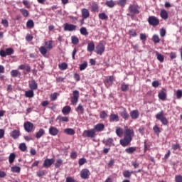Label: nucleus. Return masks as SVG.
Returning <instances> with one entry per match:
<instances>
[{
	"mask_svg": "<svg viewBox=\"0 0 182 182\" xmlns=\"http://www.w3.org/2000/svg\"><path fill=\"white\" fill-rule=\"evenodd\" d=\"M129 89V85L126 84V82H123L121 85V90H122V92H127Z\"/></svg>",
	"mask_w": 182,
	"mask_h": 182,
	"instance_id": "nucleus-44",
	"label": "nucleus"
},
{
	"mask_svg": "<svg viewBox=\"0 0 182 182\" xmlns=\"http://www.w3.org/2000/svg\"><path fill=\"white\" fill-rule=\"evenodd\" d=\"M133 136H134V130L131 128H127L124 131V138L119 140V144L122 147H127L130 146L132 140H133Z\"/></svg>",
	"mask_w": 182,
	"mask_h": 182,
	"instance_id": "nucleus-1",
	"label": "nucleus"
},
{
	"mask_svg": "<svg viewBox=\"0 0 182 182\" xmlns=\"http://www.w3.org/2000/svg\"><path fill=\"white\" fill-rule=\"evenodd\" d=\"M62 164H63V160L60 159H58L55 164V168H59L62 166Z\"/></svg>",
	"mask_w": 182,
	"mask_h": 182,
	"instance_id": "nucleus-49",
	"label": "nucleus"
},
{
	"mask_svg": "<svg viewBox=\"0 0 182 182\" xmlns=\"http://www.w3.org/2000/svg\"><path fill=\"white\" fill-rule=\"evenodd\" d=\"M12 173H21V167L14 166L11 167Z\"/></svg>",
	"mask_w": 182,
	"mask_h": 182,
	"instance_id": "nucleus-51",
	"label": "nucleus"
},
{
	"mask_svg": "<svg viewBox=\"0 0 182 182\" xmlns=\"http://www.w3.org/2000/svg\"><path fill=\"white\" fill-rule=\"evenodd\" d=\"M153 130H154V132L156 134H160V133H161V131L160 130V128L157 125H155L153 127Z\"/></svg>",
	"mask_w": 182,
	"mask_h": 182,
	"instance_id": "nucleus-57",
	"label": "nucleus"
},
{
	"mask_svg": "<svg viewBox=\"0 0 182 182\" xmlns=\"http://www.w3.org/2000/svg\"><path fill=\"white\" fill-rule=\"evenodd\" d=\"M92 12H99V5L97 4L94 3L92 6Z\"/></svg>",
	"mask_w": 182,
	"mask_h": 182,
	"instance_id": "nucleus-48",
	"label": "nucleus"
},
{
	"mask_svg": "<svg viewBox=\"0 0 182 182\" xmlns=\"http://www.w3.org/2000/svg\"><path fill=\"white\" fill-rule=\"evenodd\" d=\"M105 144H106V146H112V144H113V139H107V140L105 141Z\"/></svg>",
	"mask_w": 182,
	"mask_h": 182,
	"instance_id": "nucleus-56",
	"label": "nucleus"
},
{
	"mask_svg": "<svg viewBox=\"0 0 182 182\" xmlns=\"http://www.w3.org/2000/svg\"><path fill=\"white\" fill-rule=\"evenodd\" d=\"M115 133L118 137H122L123 136V129L121 127H117L116 129Z\"/></svg>",
	"mask_w": 182,
	"mask_h": 182,
	"instance_id": "nucleus-38",
	"label": "nucleus"
},
{
	"mask_svg": "<svg viewBox=\"0 0 182 182\" xmlns=\"http://www.w3.org/2000/svg\"><path fill=\"white\" fill-rule=\"evenodd\" d=\"M129 114L132 120H137V118L140 117V112H139L138 109L131 111Z\"/></svg>",
	"mask_w": 182,
	"mask_h": 182,
	"instance_id": "nucleus-16",
	"label": "nucleus"
},
{
	"mask_svg": "<svg viewBox=\"0 0 182 182\" xmlns=\"http://www.w3.org/2000/svg\"><path fill=\"white\" fill-rule=\"evenodd\" d=\"M114 81V77H113V75L107 76L105 78V85L107 87H110V86H112V85H113Z\"/></svg>",
	"mask_w": 182,
	"mask_h": 182,
	"instance_id": "nucleus-13",
	"label": "nucleus"
},
{
	"mask_svg": "<svg viewBox=\"0 0 182 182\" xmlns=\"http://www.w3.org/2000/svg\"><path fill=\"white\" fill-rule=\"evenodd\" d=\"M160 16L162 18V19H168V13H167V11L162 9L160 13Z\"/></svg>",
	"mask_w": 182,
	"mask_h": 182,
	"instance_id": "nucleus-26",
	"label": "nucleus"
},
{
	"mask_svg": "<svg viewBox=\"0 0 182 182\" xmlns=\"http://www.w3.org/2000/svg\"><path fill=\"white\" fill-rule=\"evenodd\" d=\"M105 45H103L102 43H100L96 47V53L97 55H102L103 52H105Z\"/></svg>",
	"mask_w": 182,
	"mask_h": 182,
	"instance_id": "nucleus-14",
	"label": "nucleus"
},
{
	"mask_svg": "<svg viewBox=\"0 0 182 182\" xmlns=\"http://www.w3.org/2000/svg\"><path fill=\"white\" fill-rule=\"evenodd\" d=\"M15 50L12 48H8L6 50H0V56L1 58H6V56H11V55H14Z\"/></svg>",
	"mask_w": 182,
	"mask_h": 182,
	"instance_id": "nucleus-4",
	"label": "nucleus"
},
{
	"mask_svg": "<svg viewBox=\"0 0 182 182\" xmlns=\"http://www.w3.org/2000/svg\"><path fill=\"white\" fill-rule=\"evenodd\" d=\"M160 82L158 80H155L152 82V86L153 87H159L160 86Z\"/></svg>",
	"mask_w": 182,
	"mask_h": 182,
	"instance_id": "nucleus-60",
	"label": "nucleus"
},
{
	"mask_svg": "<svg viewBox=\"0 0 182 182\" xmlns=\"http://www.w3.org/2000/svg\"><path fill=\"white\" fill-rule=\"evenodd\" d=\"M181 97H182V91L181 90H178L176 91V99H180Z\"/></svg>",
	"mask_w": 182,
	"mask_h": 182,
	"instance_id": "nucleus-62",
	"label": "nucleus"
},
{
	"mask_svg": "<svg viewBox=\"0 0 182 182\" xmlns=\"http://www.w3.org/2000/svg\"><path fill=\"white\" fill-rule=\"evenodd\" d=\"M83 137H88L90 139H93L96 137V132L94 129L85 130L82 133Z\"/></svg>",
	"mask_w": 182,
	"mask_h": 182,
	"instance_id": "nucleus-5",
	"label": "nucleus"
},
{
	"mask_svg": "<svg viewBox=\"0 0 182 182\" xmlns=\"http://www.w3.org/2000/svg\"><path fill=\"white\" fill-rule=\"evenodd\" d=\"M76 112H77L78 114H83V113H85V109L83 108V105L80 104L76 109Z\"/></svg>",
	"mask_w": 182,
	"mask_h": 182,
	"instance_id": "nucleus-32",
	"label": "nucleus"
},
{
	"mask_svg": "<svg viewBox=\"0 0 182 182\" xmlns=\"http://www.w3.org/2000/svg\"><path fill=\"white\" fill-rule=\"evenodd\" d=\"M79 101V91L74 90L73 92V97H71V103L73 105H77Z\"/></svg>",
	"mask_w": 182,
	"mask_h": 182,
	"instance_id": "nucleus-10",
	"label": "nucleus"
},
{
	"mask_svg": "<svg viewBox=\"0 0 182 182\" xmlns=\"http://www.w3.org/2000/svg\"><path fill=\"white\" fill-rule=\"evenodd\" d=\"M128 34L131 38H136V36H137V31L135 29H130L128 32Z\"/></svg>",
	"mask_w": 182,
	"mask_h": 182,
	"instance_id": "nucleus-36",
	"label": "nucleus"
},
{
	"mask_svg": "<svg viewBox=\"0 0 182 182\" xmlns=\"http://www.w3.org/2000/svg\"><path fill=\"white\" fill-rule=\"evenodd\" d=\"M93 129L95 130V133L96 132H103V130H105V124L98 123L94 127Z\"/></svg>",
	"mask_w": 182,
	"mask_h": 182,
	"instance_id": "nucleus-19",
	"label": "nucleus"
},
{
	"mask_svg": "<svg viewBox=\"0 0 182 182\" xmlns=\"http://www.w3.org/2000/svg\"><path fill=\"white\" fill-rule=\"evenodd\" d=\"M117 5H119V6H122L124 7L126 6V4H127V0H118L117 1Z\"/></svg>",
	"mask_w": 182,
	"mask_h": 182,
	"instance_id": "nucleus-47",
	"label": "nucleus"
},
{
	"mask_svg": "<svg viewBox=\"0 0 182 182\" xmlns=\"http://www.w3.org/2000/svg\"><path fill=\"white\" fill-rule=\"evenodd\" d=\"M152 41L154 43H160V37L157 35H154L152 36Z\"/></svg>",
	"mask_w": 182,
	"mask_h": 182,
	"instance_id": "nucleus-50",
	"label": "nucleus"
},
{
	"mask_svg": "<svg viewBox=\"0 0 182 182\" xmlns=\"http://www.w3.org/2000/svg\"><path fill=\"white\" fill-rule=\"evenodd\" d=\"M86 162H87L86 159L81 158L78 161V164H79V166H83V164H85V163H86Z\"/></svg>",
	"mask_w": 182,
	"mask_h": 182,
	"instance_id": "nucleus-58",
	"label": "nucleus"
},
{
	"mask_svg": "<svg viewBox=\"0 0 182 182\" xmlns=\"http://www.w3.org/2000/svg\"><path fill=\"white\" fill-rule=\"evenodd\" d=\"M50 99L51 102H55V100H56L58 99V92H54V93L51 94L50 96Z\"/></svg>",
	"mask_w": 182,
	"mask_h": 182,
	"instance_id": "nucleus-53",
	"label": "nucleus"
},
{
	"mask_svg": "<svg viewBox=\"0 0 182 182\" xmlns=\"http://www.w3.org/2000/svg\"><path fill=\"white\" fill-rule=\"evenodd\" d=\"M48 132L50 136H58V134L59 133V129H58V128L55 127H50Z\"/></svg>",
	"mask_w": 182,
	"mask_h": 182,
	"instance_id": "nucleus-20",
	"label": "nucleus"
},
{
	"mask_svg": "<svg viewBox=\"0 0 182 182\" xmlns=\"http://www.w3.org/2000/svg\"><path fill=\"white\" fill-rule=\"evenodd\" d=\"M63 132L66 134H68L69 136H73V134H75V131L72 128H67L63 130Z\"/></svg>",
	"mask_w": 182,
	"mask_h": 182,
	"instance_id": "nucleus-30",
	"label": "nucleus"
},
{
	"mask_svg": "<svg viewBox=\"0 0 182 182\" xmlns=\"http://www.w3.org/2000/svg\"><path fill=\"white\" fill-rule=\"evenodd\" d=\"M181 146H180V144H176L172 145V149L173 150H178Z\"/></svg>",
	"mask_w": 182,
	"mask_h": 182,
	"instance_id": "nucleus-64",
	"label": "nucleus"
},
{
	"mask_svg": "<svg viewBox=\"0 0 182 182\" xmlns=\"http://www.w3.org/2000/svg\"><path fill=\"white\" fill-rule=\"evenodd\" d=\"M86 68H87V62L85 61L83 63L80 65V70H85V69H86Z\"/></svg>",
	"mask_w": 182,
	"mask_h": 182,
	"instance_id": "nucleus-54",
	"label": "nucleus"
},
{
	"mask_svg": "<svg viewBox=\"0 0 182 182\" xmlns=\"http://www.w3.org/2000/svg\"><path fill=\"white\" fill-rule=\"evenodd\" d=\"M11 75L12 77H18L21 76V73L18 70H13L11 71Z\"/></svg>",
	"mask_w": 182,
	"mask_h": 182,
	"instance_id": "nucleus-34",
	"label": "nucleus"
},
{
	"mask_svg": "<svg viewBox=\"0 0 182 182\" xmlns=\"http://www.w3.org/2000/svg\"><path fill=\"white\" fill-rule=\"evenodd\" d=\"M45 135V129H40L38 132L36 133V139H41L43 136Z\"/></svg>",
	"mask_w": 182,
	"mask_h": 182,
	"instance_id": "nucleus-27",
	"label": "nucleus"
},
{
	"mask_svg": "<svg viewBox=\"0 0 182 182\" xmlns=\"http://www.w3.org/2000/svg\"><path fill=\"white\" fill-rule=\"evenodd\" d=\"M156 56L158 59V60L161 63H163V62H164V56H163V55L160 54L159 52L156 51Z\"/></svg>",
	"mask_w": 182,
	"mask_h": 182,
	"instance_id": "nucleus-33",
	"label": "nucleus"
},
{
	"mask_svg": "<svg viewBox=\"0 0 182 182\" xmlns=\"http://www.w3.org/2000/svg\"><path fill=\"white\" fill-rule=\"evenodd\" d=\"M119 115L116 114H111L109 115V122H119Z\"/></svg>",
	"mask_w": 182,
	"mask_h": 182,
	"instance_id": "nucleus-24",
	"label": "nucleus"
},
{
	"mask_svg": "<svg viewBox=\"0 0 182 182\" xmlns=\"http://www.w3.org/2000/svg\"><path fill=\"white\" fill-rule=\"evenodd\" d=\"M100 117L102 120H105V119H107V117H109L108 112L107 111H101L100 113Z\"/></svg>",
	"mask_w": 182,
	"mask_h": 182,
	"instance_id": "nucleus-28",
	"label": "nucleus"
},
{
	"mask_svg": "<svg viewBox=\"0 0 182 182\" xmlns=\"http://www.w3.org/2000/svg\"><path fill=\"white\" fill-rule=\"evenodd\" d=\"M20 12L24 18H28L29 16V11L25 9H21Z\"/></svg>",
	"mask_w": 182,
	"mask_h": 182,
	"instance_id": "nucleus-39",
	"label": "nucleus"
},
{
	"mask_svg": "<svg viewBox=\"0 0 182 182\" xmlns=\"http://www.w3.org/2000/svg\"><path fill=\"white\" fill-rule=\"evenodd\" d=\"M139 6L136 4H130L129 6V11L131 12V14H140V11H139Z\"/></svg>",
	"mask_w": 182,
	"mask_h": 182,
	"instance_id": "nucleus-11",
	"label": "nucleus"
},
{
	"mask_svg": "<svg viewBox=\"0 0 182 182\" xmlns=\"http://www.w3.org/2000/svg\"><path fill=\"white\" fill-rule=\"evenodd\" d=\"M23 127L26 132L31 133L33 130V123L31 122H26L23 124Z\"/></svg>",
	"mask_w": 182,
	"mask_h": 182,
	"instance_id": "nucleus-12",
	"label": "nucleus"
},
{
	"mask_svg": "<svg viewBox=\"0 0 182 182\" xmlns=\"http://www.w3.org/2000/svg\"><path fill=\"white\" fill-rule=\"evenodd\" d=\"M80 176L82 180H87L90 176V171L87 168H83L81 170Z\"/></svg>",
	"mask_w": 182,
	"mask_h": 182,
	"instance_id": "nucleus-8",
	"label": "nucleus"
},
{
	"mask_svg": "<svg viewBox=\"0 0 182 182\" xmlns=\"http://www.w3.org/2000/svg\"><path fill=\"white\" fill-rule=\"evenodd\" d=\"M18 149L19 150H21V151H26V150L28 149V147L26 146V144L21 143L20 144Z\"/></svg>",
	"mask_w": 182,
	"mask_h": 182,
	"instance_id": "nucleus-46",
	"label": "nucleus"
},
{
	"mask_svg": "<svg viewBox=\"0 0 182 182\" xmlns=\"http://www.w3.org/2000/svg\"><path fill=\"white\" fill-rule=\"evenodd\" d=\"M10 136L14 139H18L21 136V132L18 129H14L10 133Z\"/></svg>",
	"mask_w": 182,
	"mask_h": 182,
	"instance_id": "nucleus-21",
	"label": "nucleus"
},
{
	"mask_svg": "<svg viewBox=\"0 0 182 182\" xmlns=\"http://www.w3.org/2000/svg\"><path fill=\"white\" fill-rule=\"evenodd\" d=\"M136 150H137V148L136 146H130V147L126 149L125 151L128 154H133V153H134V151H136Z\"/></svg>",
	"mask_w": 182,
	"mask_h": 182,
	"instance_id": "nucleus-29",
	"label": "nucleus"
},
{
	"mask_svg": "<svg viewBox=\"0 0 182 182\" xmlns=\"http://www.w3.org/2000/svg\"><path fill=\"white\" fill-rule=\"evenodd\" d=\"M155 117L156 120L161 121V122L162 123V124H164V126H167V124H168V119H167V118L164 116V111H161L158 112L156 114Z\"/></svg>",
	"mask_w": 182,
	"mask_h": 182,
	"instance_id": "nucleus-3",
	"label": "nucleus"
},
{
	"mask_svg": "<svg viewBox=\"0 0 182 182\" xmlns=\"http://www.w3.org/2000/svg\"><path fill=\"white\" fill-rule=\"evenodd\" d=\"M132 165L133 166V167L134 168H139V166H140V164H139V162H137V161H135L132 162Z\"/></svg>",
	"mask_w": 182,
	"mask_h": 182,
	"instance_id": "nucleus-63",
	"label": "nucleus"
},
{
	"mask_svg": "<svg viewBox=\"0 0 182 182\" xmlns=\"http://www.w3.org/2000/svg\"><path fill=\"white\" fill-rule=\"evenodd\" d=\"M87 50L88 52H93L95 50V43L93 41L88 43Z\"/></svg>",
	"mask_w": 182,
	"mask_h": 182,
	"instance_id": "nucleus-31",
	"label": "nucleus"
},
{
	"mask_svg": "<svg viewBox=\"0 0 182 182\" xmlns=\"http://www.w3.org/2000/svg\"><path fill=\"white\" fill-rule=\"evenodd\" d=\"M148 23L151 26H158V25L160 24V20H159V18L154 16H150L148 18Z\"/></svg>",
	"mask_w": 182,
	"mask_h": 182,
	"instance_id": "nucleus-6",
	"label": "nucleus"
},
{
	"mask_svg": "<svg viewBox=\"0 0 182 182\" xmlns=\"http://www.w3.org/2000/svg\"><path fill=\"white\" fill-rule=\"evenodd\" d=\"M71 39H72V43L73 45H77V43H79V38L77 37L72 36Z\"/></svg>",
	"mask_w": 182,
	"mask_h": 182,
	"instance_id": "nucleus-55",
	"label": "nucleus"
},
{
	"mask_svg": "<svg viewBox=\"0 0 182 182\" xmlns=\"http://www.w3.org/2000/svg\"><path fill=\"white\" fill-rule=\"evenodd\" d=\"M28 87L30 90H36L38 89V83H36L35 80H32L28 82Z\"/></svg>",
	"mask_w": 182,
	"mask_h": 182,
	"instance_id": "nucleus-18",
	"label": "nucleus"
},
{
	"mask_svg": "<svg viewBox=\"0 0 182 182\" xmlns=\"http://www.w3.org/2000/svg\"><path fill=\"white\" fill-rule=\"evenodd\" d=\"M105 5L108 6V8H114L116 3H114L113 0H109L105 2Z\"/></svg>",
	"mask_w": 182,
	"mask_h": 182,
	"instance_id": "nucleus-41",
	"label": "nucleus"
},
{
	"mask_svg": "<svg viewBox=\"0 0 182 182\" xmlns=\"http://www.w3.org/2000/svg\"><path fill=\"white\" fill-rule=\"evenodd\" d=\"M57 120H59L60 123H68V122H69V118L68 117L59 115L57 117Z\"/></svg>",
	"mask_w": 182,
	"mask_h": 182,
	"instance_id": "nucleus-23",
	"label": "nucleus"
},
{
	"mask_svg": "<svg viewBox=\"0 0 182 182\" xmlns=\"http://www.w3.org/2000/svg\"><path fill=\"white\" fill-rule=\"evenodd\" d=\"M132 174H133V171L130 172L129 170H126L123 172V176L125 178H130V177H132Z\"/></svg>",
	"mask_w": 182,
	"mask_h": 182,
	"instance_id": "nucleus-40",
	"label": "nucleus"
},
{
	"mask_svg": "<svg viewBox=\"0 0 182 182\" xmlns=\"http://www.w3.org/2000/svg\"><path fill=\"white\" fill-rule=\"evenodd\" d=\"M76 28H77L76 25L69 23H65L63 25V28L65 32H74L76 31Z\"/></svg>",
	"mask_w": 182,
	"mask_h": 182,
	"instance_id": "nucleus-7",
	"label": "nucleus"
},
{
	"mask_svg": "<svg viewBox=\"0 0 182 182\" xmlns=\"http://www.w3.org/2000/svg\"><path fill=\"white\" fill-rule=\"evenodd\" d=\"M175 181L176 182H182V176L181 175H176L175 176Z\"/></svg>",
	"mask_w": 182,
	"mask_h": 182,
	"instance_id": "nucleus-61",
	"label": "nucleus"
},
{
	"mask_svg": "<svg viewBox=\"0 0 182 182\" xmlns=\"http://www.w3.org/2000/svg\"><path fill=\"white\" fill-rule=\"evenodd\" d=\"M26 26L27 28H33V26H35V23H33V20H28L27 22H26Z\"/></svg>",
	"mask_w": 182,
	"mask_h": 182,
	"instance_id": "nucleus-52",
	"label": "nucleus"
},
{
	"mask_svg": "<svg viewBox=\"0 0 182 182\" xmlns=\"http://www.w3.org/2000/svg\"><path fill=\"white\" fill-rule=\"evenodd\" d=\"M16 155L15 153H11L9 156V162L10 163V164H12V163H14V161H15V158H16Z\"/></svg>",
	"mask_w": 182,
	"mask_h": 182,
	"instance_id": "nucleus-42",
	"label": "nucleus"
},
{
	"mask_svg": "<svg viewBox=\"0 0 182 182\" xmlns=\"http://www.w3.org/2000/svg\"><path fill=\"white\" fill-rule=\"evenodd\" d=\"M25 96L26 97H33L35 96V93L33 92V90H29L25 92Z\"/></svg>",
	"mask_w": 182,
	"mask_h": 182,
	"instance_id": "nucleus-37",
	"label": "nucleus"
},
{
	"mask_svg": "<svg viewBox=\"0 0 182 182\" xmlns=\"http://www.w3.org/2000/svg\"><path fill=\"white\" fill-rule=\"evenodd\" d=\"M119 114L124 120H129V118L130 117V115L129 114V112H127V109H126V108H123Z\"/></svg>",
	"mask_w": 182,
	"mask_h": 182,
	"instance_id": "nucleus-17",
	"label": "nucleus"
},
{
	"mask_svg": "<svg viewBox=\"0 0 182 182\" xmlns=\"http://www.w3.org/2000/svg\"><path fill=\"white\" fill-rule=\"evenodd\" d=\"M80 32L81 35H83L84 36H87V35H89V32H87V29H86V27H82L80 29Z\"/></svg>",
	"mask_w": 182,
	"mask_h": 182,
	"instance_id": "nucleus-43",
	"label": "nucleus"
},
{
	"mask_svg": "<svg viewBox=\"0 0 182 182\" xmlns=\"http://www.w3.org/2000/svg\"><path fill=\"white\" fill-rule=\"evenodd\" d=\"M48 49L49 50L53 49V41H48L45 42V46H42L39 48V52L43 56H46L48 53Z\"/></svg>",
	"mask_w": 182,
	"mask_h": 182,
	"instance_id": "nucleus-2",
	"label": "nucleus"
},
{
	"mask_svg": "<svg viewBox=\"0 0 182 182\" xmlns=\"http://www.w3.org/2000/svg\"><path fill=\"white\" fill-rule=\"evenodd\" d=\"M81 14L82 19H87V18L90 16V12L89 10H87V9H82L81 10Z\"/></svg>",
	"mask_w": 182,
	"mask_h": 182,
	"instance_id": "nucleus-22",
	"label": "nucleus"
},
{
	"mask_svg": "<svg viewBox=\"0 0 182 182\" xmlns=\"http://www.w3.org/2000/svg\"><path fill=\"white\" fill-rule=\"evenodd\" d=\"M158 97L160 100H166V99H167V90H166V88H162V90L159 92Z\"/></svg>",
	"mask_w": 182,
	"mask_h": 182,
	"instance_id": "nucleus-9",
	"label": "nucleus"
},
{
	"mask_svg": "<svg viewBox=\"0 0 182 182\" xmlns=\"http://www.w3.org/2000/svg\"><path fill=\"white\" fill-rule=\"evenodd\" d=\"M70 110H72V108L70 107V106H65L63 109H62V113L63 114H69V113H70Z\"/></svg>",
	"mask_w": 182,
	"mask_h": 182,
	"instance_id": "nucleus-25",
	"label": "nucleus"
},
{
	"mask_svg": "<svg viewBox=\"0 0 182 182\" xmlns=\"http://www.w3.org/2000/svg\"><path fill=\"white\" fill-rule=\"evenodd\" d=\"M54 163H55V159H46L44 160L43 166L48 168V167H50Z\"/></svg>",
	"mask_w": 182,
	"mask_h": 182,
	"instance_id": "nucleus-15",
	"label": "nucleus"
},
{
	"mask_svg": "<svg viewBox=\"0 0 182 182\" xmlns=\"http://www.w3.org/2000/svg\"><path fill=\"white\" fill-rule=\"evenodd\" d=\"M58 68L60 70H66V69H68V63H63L61 64H59Z\"/></svg>",
	"mask_w": 182,
	"mask_h": 182,
	"instance_id": "nucleus-45",
	"label": "nucleus"
},
{
	"mask_svg": "<svg viewBox=\"0 0 182 182\" xmlns=\"http://www.w3.org/2000/svg\"><path fill=\"white\" fill-rule=\"evenodd\" d=\"M1 23L3 24L4 28H8L9 26V24L8 23V20H6V19L1 20Z\"/></svg>",
	"mask_w": 182,
	"mask_h": 182,
	"instance_id": "nucleus-59",
	"label": "nucleus"
},
{
	"mask_svg": "<svg viewBox=\"0 0 182 182\" xmlns=\"http://www.w3.org/2000/svg\"><path fill=\"white\" fill-rule=\"evenodd\" d=\"M98 18L102 21H107L109 19V16L106 15L105 13H100L98 14Z\"/></svg>",
	"mask_w": 182,
	"mask_h": 182,
	"instance_id": "nucleus-35",
	"label": "nucleus"
}]
</instances>
